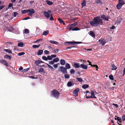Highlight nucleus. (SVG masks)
<instances>
[{"mask_svg": "<svg viewBox=\"0 0 125 125\" xmlns=\"http://www.w3.org/2000/svg\"><path fill=\"white\" fill-rule=\"evenodd\" d=\"M43 71V69L42 68H40L39 71V72H42Z\"/></svg>", "mask_w": 125, "mask_h": 125, "instance_id": "55", "label": "nucleus"}, {"mask_svg": "<svg viewBox=\"0 0 125 125\" xmlns=\"http://www.w3.org/2000/svg\"><path fill=\"white\" fill-rule=\"evenodd\" d=\"M6 29L7 31H11L14 30V28L12 27L11 25H10L9 27L7 28Z\"/></svg>", "mask_w": 125, "mask_h": 125, "instance_id": "15", "label": "nucleus"}, {"mask_svg": "<svg viewBox=\"0 0 125 125\" xmlns=\"http://www.w3.org/2000/svg\"><path fill=\"white\" fill-rule=\"evenodd\" d=\"M99 41L100 42V44L102 45H104L106 43V41L105 40L102 39L99 40Z\"/></svg>", "mask_w": 125, "mask_h": 125, "instance_id": "14", "label": "nucleus"}, {"mask_svg": "<svg viewBox=\"0 0 125 125\" xmlns=\"http://www.w3.org/2000/svg\"><path fill=\"white\" fill-rule=\"evenodd\" d=\"M95 2L98 4L102 3L101 0H96Z\"/></svg>", "mask_w": 125, "mask_h": 125, "instance_id": "40", "label": "nucleus"}, {"mask_svg": "<svg viewBox=\"0 0 125 125\" xmlns=\"http://www.w3.org/2000/svg\"><path fill=\"white\" fill-rule=\"evenodd\" d=\"M89 34L93 37H95V35L92 31H90Z\"/></svg>", "mask_w": 125, "mask_h": 125, "instance_id": "23", "label": "nucleus"}, {"mask_svg": "<svg viewBox=\"0 0 125 125\" xmlns=\"http://www.w3.org/2000/svg\"><path fill=\"white\" fill-rule=\"evenodd\" d=\"M83 2L81 3L82 6V7H84L86 5V1L85 0H83Z\"/></svg>", "mask_w": 125, "mask_h": 125, "instance_id": "22", "label": "nucleus"}, {"mask_svg": "<svg viewBox=\"0 0 125 125\" xmlns=\"http://www.w3.org/2000/svg\"><path fill=\"white\" fill-rule=\"evenodd\" d=\"M60 70H59L58 71H61L63 73L65 74L67 73V71L66 69L64 67L61 66L60 67Z\"/></svg>", "mask_w": 125, "mask_h": 125, "instance_id": "5", "label": "nucleus"}, {"mask_svg": "<svg viewBox=\"0 0 125 125\" xmlns=\"http://www.w3.org/2000/svg\"><path fill=\"white\" fill-rule=\"evenodd\" d=\"M89 87V85L88 84H85L82 86V87L84 89H86Z\"/></svg>", "mask_w": 125, "mask_h": 125, "instance_id": "25", "label": "nucleus"}, {"mask_svg": "<svg viewBox=\"0 0 125 125\" xmlns=\"http://www.w3.org/2000/svg\"><path fill=\"white\" fill-rule=\"evenodd\" d=\"M30 19V18L29 17H26L23 19V20H27L29 19Z\"/></svg>", "mask_w": 125, "mask_h": 125, "instance_id": "63", "label": "nucleus"}, {"mask_svg": "<svg viewBox=\"0 0 125 125\" xmlns=\"http://www.w3.org/2000/svg\"><path fill=\"white\" fill-rule=\"evenodd\" d=\"M41 45L40 44H39L38 45H32V47L34 48H37L39 47Z\"/></svg>", "mask_w": 125, "mask_h": 125, "instance_id": "32", "label": "nucleus"}, {"mask_svg": "<svg viewBox=\"0 0 125 125\" xmlns=\"http://www.w3.org/2000/svg\"><path fill=\"white\" fill-rule=\"evenodd\" d=\"M22 14H25L28 12V15L29 16H31L32 14L34 13L35 11L33 9L27 10H22L21 12Z\"/></svg>", "mask_w": 125, "mask_h": 125, "instance_id": "3", "label": "nucleus"}, {"mask_svg": "<svg viewBox=\"0 0 125 125\" xmlns=\"http://www.w3.org/2000/svg\"><path fill=\"white\" fill-rule=\"evenodd\" d=\"M54 62L53 60L51 61H49V63L50 64H54Z\"/></svg>", "mask_w": 125, "mask_h": 125, "instance_id": "51", "label": "nucleus"}, {"mask_svg": "<svg viewBox=\"0 0 125 125\" xmlns=\"http://www.w3.org/2000/svg\"><path fill=\"white\" fill-rule=\"evenodd\" d=\"M42 58L43 60L46 61H47L48 60V58H47V57H46L45 56H42Z\"/></svg>", "mask_w": 125, "mask_h": 125, "instance_id": "38", "label": "nucleus"}, {"mask_svg": "<svg viewBox=\"0 0 125 125\" xmlns=\"http://www.w3.org/2000/svg\"><path fill=\"white\" fill-rule=\"evenodd\" d=\"M119 3L121 2H125L124 0H118Z\"/></svg>", "mask_w": 125, "mask_h": 125, "instance_id": "64", "label": "nucleus"}, {"mask_svg": "<svg viewBox=\"0 0 125 125\" xmlns=\"http://www.w3.org/2000/svg\"><path fill=\"white\" fill-rule=\"evenodd\" d=\"M11 56L9 55H8L6 54L4 56V58H8L10 60L11 59Z\"/></svg>", "mask_w": 125, "mask_h": 125, "instance_id": "18", "label": "nucleus"}, {"mask_svg": "<svg viewBox=\"0 0 125 125\" xmlns=\"http://www.w3.org/2000/svg\"><path fill=\"white\" fill-rule=\"evenodd\" d=\"M64 76L66 78H68L70 77V76L69 74H65Z\"/></svg>", "mask_w": 125, "mask_h": 125, "instance_id": "45", "label": "nucleus"}, {"mask_svg": "<svg viewBox=\"0 0 125 125\" xmlns=\"http://www.w3.org/2000/svg\"><path fill=\"white\" fill-rule=\"evenodd\" d=\"M5 7V5H1L0 6V10H1Z\"/></svg>", "mask_w": 125, "mask_h": 125, "instance_id": "59", "label": "nucleus"}, {"mask_svg": "<svg viewBox=\"0 0 125 125\" xmlns=\"http://www.w3.org/2000/svg\"><path fill=\"white\" fill-rule=\"evenodd\" d=\"M80 67L83 69H87L88 67L86 65L83 64H81L80 65Z\"/></svg>", "mask_w": 125, "mask_h": 125, "instance_id": "16", "label": "nucleus"}, {"mask_svg": "<svg viewBox=\"0 0 125 125\" xmlns=\"http://www.w3.org/2000/svg\"><path fill=\"white\" fill-rule=\"evenodd\" d=\"M101 18L104 19L105 21H108L109 19H110V17L109 15H106L103 14L101 15Z\"/></svg>", "mask_w": 125, "mask_h": 125, "instance_id": "7", "label": "nucleus"}, {"mask_svg": "<svg viewBox=\"0 0 125 125\" xmlns=\"http://www.w3.org/2000/svg\"><path fill=\"white\" fill-rule=\"evenodd\" d=\"M91 95L90 96V97L91 98H96V97L95 96L94 92L93 90H92L91 92Z\"/></svg>", "mask_w": 125, "mask_h": 125, "instance_id": "13", "label": "nucleus"}, {"mask_svg": "<svg viewBox=\"0 0 125 125\" xmlns=\"http://www.w3.org/2000/svg\"><path fill=\"white\" fill-rule=\"evenodd\" d=\"M60 93L56 90L54 89L51 91V94L55 98H58L59 96Z\"/></svg>", "mask_w": 125, "mask_h": 125, "instance_id": "2", "label": "nucleus"}, {"mask_svg": "<svg viewBox=\"0 0 125 125\" xmlns=\"http://www.w3.org/2000/svg\"><path fill=\"white\" fill-rule=\"evenodd\" d=\"M29 68H27L26 69H24V70H23L22 71V72H25L26 71H27L28 70H29Z\"/></svg>", "mask_w": 125, "mask_h": 125, "instance_id": "47", "label": "nucleus"}, {"mask_svg": "<svg viewBox=\"0 0 125 125\" xmlns=\"http://www.w3.org/2000/svg\"><path fill=\"white\" fill-rule=\"evenodd\" d=\"M125 4V2H121L119 3L116 6V7L118 10L120 9L122 7V6Z\"/></svg>", "mask_w": 125, "mask_h": 125, "instance_id": "9", "label": "nucleus"}, {"mask_svg": "<svg viewBox=\"0 0 125 125\" xmlns=\"http://www.w3.org/2000/svg\"><path fill=\"white\" fill-rule=\"evenodd\" d=\"M52 12V11L51 10H48L47 12L44 11L43 14L45 17L47 18H48L50 17V14H49V13H51Z\"/></svg>", "mask_w": 125, "mask_h": 125, "instance_id": "4", "label": "nucleus"}, {"mask_svg": "<svg viewBox=\"0 0 125 125\" xmlns=\"http://www.w3.org/2000/svg\"><path fill=\"white\" fill-rule=\"evenodd\" d=\"M122 76H123L125 74V68H124V69L122 71Z\"/></svg>", "mask_w": 125, "mask_h": 125, "instance_id": "52", "label": "nucleus"}, {"mask_svg": "<svg viewBox=\"0 0 125 125\" xmlns=\"http://www.w3.org/2000/svg\"><path fill=\"white\" fill-rule=\"evenodd\" d=\"M75 72L74 70L73 69H71L70 70V73L71 74H73Z\"/></svg>", "mask_w": 125, "mask_h": 125, "instance_id": "37", "label": "nucleus"}, {"mask_svg": "<svg viewBox=\"0 0 125 125\" xmlns=\"http://www.w3.org/2000/svg\"><path fill=\"white\" fill-rule=\"evenodd\" d=\"M113 105H114L117 108L118 107V105L116 104H113Z\"/></svg>", "mask_w": 125, "mask_h": 125, "instance_id": "60", "label": "nucleus"}, {"mask_svg": "<svg viewBox=\"0 0 125 125\" xmlns=\"http://www.w3.org/2000/svg\"><path fill=\"white\" fill-rule=\"evenodd\" d=\"M77 25V22H75L70 25H68V28L69 30L71 31L73 29V27Z\"/></svg>", "mask_w": 125, "mask_h": 125, "instance_id": "6", "label": "nucleus"}, {"mask_svg": "<svg viewBox=\"0 0 125 125\" xmlns=\"http://www.w3.org/2000/svg\"><path fill=\"white\" fill-rule=\"evenodd\" d=\"M44 63V62L42 61H41L37 59L35 61L34 63L36 65L38 66L39 65V64L41 63Z\"/></svg>", "mask_w": 125, "mask_h": 125, "instance_id": "11", "label": "nucleus"}, {"mask_svg": "<svg viewBox=\"0 0 125 125\" xmlns=\"http://www.w3.org/2000/svg\"><path fill=\"white\" fill-rule=\"evenodd\" d=\"M67 86L68 87L71 86L72 85H73L71 82L69 81L67 83Z\"/></svg>", "mask_w": 125, "mask_h": 125, "instance_id": "28", "label": "nucleus"}, {"mask_svg": "<svg viewBox=\"0 0 125 125\" xmlns=\"http://www.w3.org/2000/svg\"><path fill=\"white\" fill-rule=\"evenodd\" d=\"M50 16H51V17L50 18V20L51 21H53L54 20V19L53 18V17L52 16V14H50Z\"/></svg>", "mask_w": 125, "mask_h": 125, "instance_id": "49", "label": "nucleus"}, {"mask_svg": "<svg viewBox=\"0 0 125 125\" xmlns=\"http://www.w3.org/2000/svg\"><path fill=\"white\" fill-rule=\"evenodd\" d=\"M109 78L111 80H114V78L113 76L112 75H109Z\"/></svg>", "mask_w": 125, "mask_h": 125, "instance_id": "43", "label": "nucleus"}, {"mask_svg": "<svg viewBox=\"0 0 125 125\" xmlns=\"http://www.w3.org/2000/svg\"><path fill=\"white\" fill-rule=\"evenodd\" d=\"M47 58H48V60H52V57L50 56H47Z\"/></svg>", "mask_w": 125, "mask_h": 125, "instance_id": "50", "label": "nucleus"}, {"mask_svg": "<svg viewBox=\"0 0 125 125\" xmlns=\"http://www.w3.org/2000/svg\"><path fill=\"white\" fill-rule=\"evenodd\" d=\"M80 30V29L78 28V27H75L74 28H73V29L72 30L73 31H77V30Z\"/></svg>", "mask_w": 125, "mask_h": 125, "instance_id": "41", "label": "nucleus"}, {"mask_svg": "<svg viewBox=\"0 0 125 125\" xmlns=\"http://www.w3.org/2000/svg\"><path fill=\"white\" fill-rule=\"evenodd\" d=\"M111 67L112 68V70H115L117 68V67L114 64L111 65Z\"/></svg>", "mask_w": 125, "mask_h": 125, "instance_id": "26", "label": "nucleus"}, {"mask_svg": "<svg viewBox=\"0 0 125 125\" xmlns=\"http://www.w3.org/2000/svg\"><path fill=\"white\" fill-rule=\"evenodd\" d=\"M53 60L54 62H57L59 61V59L57 57L55 59H53Z\"/></svg>", "mask_w": 125, "mask_h": 125, "instance_id": "35", "label": "nucleus"}, {"mask_svg": "<svg viewBox=\"0 0 125 125\" xmlns=\"http://www.w3.org/2000/svg\"><path fill=\"white\" fill-rule=\"evenodd\" d=\"M13 7V4L12 3H10L9 5L8 6V8L10 9L12 7Z\"/></svg>", "mask_w": 125, "mask_h": 125, "instance_id": "44", "label": "nucleus"}, {"mask_svg": "<svg viewBox=\"0 0 125 125\" xmlns=\"http://www.w3.org/2000/svg\"><path fill=\"white\" fill-rule=\"evenodd\" d=\"M0 62L2 64L6 66H8V64L7 62L5 60L3 59L0 60Z\"/></svg>", "mask_w": 125, "mask_h": 125, "instance_id": "10", "label": "nucleus"}, {"mask_svg": "<svg viewBox=\"0 0 125 125\" xmlns=\"http://www.w3.org/2000/svg\"><path fill=\"white\" fill-rule=\"evenodd\" d=\"M76 47L75 46H72L71 47H67L65 49L67 50L68 49H72V50H74V49L75 48H76Z\"/></svg>", "mask_w": 125, "mask_h": 125, "instance_id": "17", "label": "nucleus"}, {"mask_svg": "<svg viewBox=\"0 0 125 125\" xmlns=\"http://www.w3.org/2000/svg\"><path fill=\"white\" fill-rule=\"evenodd\" d=\"M66 43H68L69 44L68 45H73L75 44H80L82 43V42H76L75 41H73L72 42H66Z\"/></svg>", "mask_w": 125, "mask_h": 125, "instance_id": "8", "label": "nucleus"}, {"mask_svg": "<svg viewBox=\"0 0 125 125\" xmlns=\"http://www.w3.org/2000/svg\"><path fill=\"white\" fill-rule=\"evenodd\" d=\"M44 52L45 54H48L49 53V52L46 50L44 51Z\"/></svg>", "mask_w": 125, "mask_h": 125, "instance_id": "56", "label": "nucleus"}, {"mask_svg": "<svg viewBox=\"0 0 125 125\" xmlns=\"http://www.w3.org/2000/svg\"><path fill=\"white\" fill-rule=\"evenodd\" d=\"M24 33H25L28 34L29 33V30L27 29H26L24 30Z\"/></svg>", "mask_w": 125, "mask_h": 125, "instance_id": "39", "label": "nucleus"}, {"mask_svg": "<svg viewBox=\"0 0 125 125\" xmlns=\"http://www.w3.org/2000/svg\"><path fill=\"white\" fill-rule=\"evenodd\" d=\"M79 89L78 88L76 89L73 91V94L75 95L76 96H78V93L79 91Z\"/></svg>", "mask_w": 125, "mask_h": 125, "instance_id": "12", "label": "nucleus"}, {"mask_svg": "<svg viewBox=\"0 0 125 125\" xmlns=\"http://www.w3.org/2000/svg\"><path fill=\"white\" fill-rule=\"evenodd\" d=\"M60 63L61 65H64L65 63V61L64 60L61 59L60 61Z\"/></svg>", "mask_w": 125, "mask_h": 125, "instance_id": "19", "label": "nucleus"}, {"mask_svg": "<svg viewBox=\"0 0 125 125\" xmlns=\"http://www.w3.org/2000/svg\"><path fill=\"white\" fill-rule=\"evenodd\" d=\"M46 2L49 5H51L53 4V3L52 2L49 1L48 0H46Z\"/></svg>", "mask_w": 125, "mask_h": 125, "instance_id": "27", "label": "nucleus"}, {"mask_svg": "<svg viewBox=\"0 0 125 125\" xmlns=\"http://www.w3.org/2000/svg\"><path fill=\"white\" fill-rule=\"evenodd\" d=\"M65 68L66 69H70L71 68V66L70 64L68 63H67L65 65Z\"/></svg>", "mask_w": 125, "mask_h": 125, "instance_id": "24", "label": "nucleus"}, {"mask_svg": "<svg viewBox=\"0 0 125 125\" xmlns=\"http://www.w3.org/2000/svg\"><path fill=\"white\" fill-rule=\"evenodd\" d=\"M122 119L123 121H124L125 120V115H123L122 117Z\"/></svg>", "mask_w": 125, "mask_h": 125, "instance_id": "58", "label": "nucleus"}, {"mask_svg": "<svg viewBox=\"0 0 125 125\" xmlns=\"http://www.w3.org/2000/svg\"><path fill=\"white\" fill-rule=\"evenodd\" d=\"M58 21H59V22L61 23H62L63 21L62 19L60 18H59L58 19Z\"/></svg>", "mask_w": 125, "mask_h": 125, "instance_id": "48", "label": "nucleus"}, {"mask_svg": "<svg viewBox=\"0 0 125 125\" xmlns=\"http://www.w3.org/2000/svg\"><path fill=\"white\" fill-rule=\"evenodd\" d=\"M14 17H16L17 16V15H18V13L16 12H14Z\"/></svg>", "mask_w": 125, "mask_h": 125, "instance_id": "54", "label": "nucleus"}, {"mask_svg": "<svg viewBox=\"0 0 125 125\" xmlns=\"http://www.w3.org/2000/svg\"><path fill=\"white\" fill-rule=\"evenodd\" d=\"M46 64L47 65L48 67L51 70H53V67L51 66V65H49L47 63Z\"/></svg>", "mask_w": 125, "mask_h": 125, "instance_id": "42", "label": "nucleus"}, {"mask_svg": "<svg viewBox=\"0 0 125 125\" xmlns=\"http://www.w3.org/2000/svg\"><path fill=\"white\" fill-rule=\"evenodd\" d=\"M76 80L79 82H82L83 81V80L82 79L80 78H77Z\"/></svg>", "mask_w": 125, "mask_h": 125, "instance_id": "29", "label": "nucleus"}, {"mask_svg": "<svg viewBox=\"0 0 125 125\" xmlns=\"http://www.w3.org/2000/svg\"><path fill=\"white\" fill-rule=\"evenodd\" d=\"M114 28H115V26H112V27H111L110 28V30H112L114 29Z\"/></svg>", "mask_w": 125, "mask_h": 125, "instance_id": "62", "label": "nucleus"}, {"mask_svg": "<svg viewBox=\"0 0 125 125\" xmlns=\"http://www.w3.org/2000/svg\"><path fill=\"white\" fill-rule=\"evenodd\" d=\"M25 53L24 52H22L18 53V55L19 56L25 54Z\"/></svg>", "mask_w": 125, "mask_h": 125, "instance_id": "46", "label": "nucleus"}, {"mask_svg": "<svg viewBox=\"0 0 125 125\" xmlns=\"http://www.w3.org/2000/svg\"><path fill=\"white\" fill-rule=\"evenodd\" d=\"M74 65L75 68H78L80 67V65L79 63H74Z\"/></svg>", "mask_w": 125, "mask_h": 125, "instance_id": "20", "label": "nucleus"}, {"mask_svg": "<svg viewBox=\"0 0 125 125\" xmlns=\"http://www.w3.org/2000/svg\"><path fill=\"white\" fill-rule=\"evenodd\" d=\"M4 51L5 52H7L8 53H12V52L10 50L5 49L4 50Z\"/></svg>", "mask_w": 125, "mask_h": 125, "instance_id": "34", "label": "nucleus"}, {"mask_svg": "<svg viewBox=\"0 0 125 125\" xmlns=\"http://www.w3.org/2000/svg\"><path fill=\"white\" fill-rule=\"evenodd\" d=\"M115 117H116L117 118V121H119V122L120 123L121 122H122L121 119V118H120L119 117H117L116 116H115Z\"/></svg>", "mask_w": 125, "mask_h": 125, "instance_id": "36", "label": "nucleus"}, {"mask_svg": "<svg viewBox=\"0 0 125 125\" xmlns=\"http://www.w3.org/2000/svg\"><path fill=\"white\" fill-rule=\"evenodd\" d=\"M103 23L102 20L99 16L94 17L92 21L90 22V25L93 27H96Z\"/></svg>", "mask_w": 125, "mask_h": 125, "instance_id": "1", "label": "nucleus"}, {"mask_svg": "<svg viewBox=\"0 0 125 125\" xmlns=\"http://www.w3.org/2000/svg\"><path fill=\"white\" fill-rule=\"evenodd\" d=\"M43 53V51L42 50H39L37 52V55H41Z\"/></svg>", "mask_w": 125, "mask_h": 125, "instance_id": "21", "label": "nucleus"}, {"mask_svg": "<svg viewBox=\"0 0 125 125\" xmlns=\"http://www.w3.org/2000/svg\"><path fill=\"white\" fill-rule=\"evenodd\" d=\"M23 45V43L22 42H20L18 44V46L19 47H22Z\"/></svg>", "mask_w": 125, "mask_h": 125, "instance_id": "33", "label": "nucleus"}, {"mask_svg": "<svg viewBox=\"0 0 125 125\" xmlns=\"http://www.w3.org/2000/svg\"><path fill=\"white\" fill-rule=\"evenodd\" d=\"M52 58H52H54L55 57H56V54H52L51 55Z\"/></svg>", "mask_w": 125, "mask_h": 125, "instance_id": "57", "label": "nucleus"}, {"mask_svg": "<svg viewBox=\"0 0 125 125\" xmlns=\"http://www.w3.org/2000/svg\"><path fill=\"white\" fill-rule=\"evenodd\" d=\"M49 31L48 30L45 31L43 32L42 35H46L49 33Z\"/></svg>", "mask_w": 125, "mask_h": 125, "instance_id": "31", "label": "nucleus"}, {"mask_svg": "<svg viewBox=\"0 0 125 125\" xmlns=\"http://www.w3.org/2000/svg\"><path fill=\"white\" fill-rule=\"evenodd\" d=\"M58 66V65L57 64H55L53 65L54 67L55 68H56Z\"/></svg>", "mask_w": 125, "mask_h": 125, "instance_id": "61", "label": "nucleus"}, {"mask_svg": "<svg viewBox=\"0 0 125 125\" xmlns=\"http://www.w3.org/2000/svg\"><path fill=\"white\" fill-rule=\"evenodd\" d=\"M50 42L52 44H58L59 43H58V42H57L56 41H53L52 40H50Z\"/></svg>", "mask_w": 125, "mask_h": 125, "instance_id": "30", "label": "nucleus"}, {"mask_svg": "<svg viewBox=\"0 0 125 125\" xmlns=\"http://www.w3.org/2000/svg\"><path fill=\"white\" fill-rule=\"evenodd\" d=\"M42 40L41 39H38L36 41H35L34 42V43H36V42H38L39 41H42Z\"/></svg>", "mask_w": 125, "mask_h": 125, "instance_id": "53", "label": "nucleus"}]
</instances>
